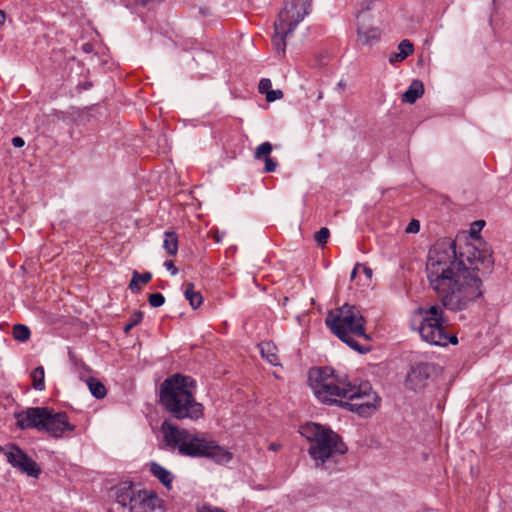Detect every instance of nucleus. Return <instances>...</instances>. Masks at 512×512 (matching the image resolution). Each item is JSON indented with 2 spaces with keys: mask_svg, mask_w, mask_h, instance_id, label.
Instances as JSON below:
<instances>
[{
  "mask_svg": "<svg viewBox=\"0 0 512 512\" xmlns=\"http://www.w3.org/2000/svg\"><path fill=\"white\" fill-rule=\"evenodd\" d=\"M484 226V220L471 224L469 233L474 242L465 243L459 253L456 242L450 239L437 241L429 250L427 279L442 305L451 311L466 309L482 295L478 272L493 264L491 251L485 245L481 247Z\"/></svg>",
  "mask_w": 512,
  "mask_h": 512,
  "instance_id": "nucleus-1",
  "label": "nucleus"
},
{
  "mask_svg": "<svg viewBox=\"0 0 512 512\" xmlns=\"http://www.w3.org/2000/svg\"><path fill=\"white\" fill-rule=\"evenodd\" d=\"M311 388L323 403H337L361 416H370L378 408L380 398L369 382L351 384L346 378L334 373L328 367L313 369L309 373Z\"/></svg>",
  "mask_w": 512,
  "mask_h": 512,
  "instance_id": "nucleus-2",
  "label": "nucleus"
},
{
  "mask_svg": "<svg viewBox=\"0 0 512 512\" xmlns=\"http://www.w3.org/2000/svg\"><path fill=\"white\" fill-rule=\"evenodd\" d=\"M161 432L167 448L177 450L182 456L208 457L220 464L227 463L232 458L228 450L204 433L179 428L169 421L162 423Z\"/></svg>",
  "mask_w": 512,
  "mask_h": 512,
  "instance_id": "nucleus-3",
  "label": "nucleus"
},
{
  "mask_svg": "<svg viewBox=\"0 0 512 512\" xmlns=\"http://www.w3.org/2000/svg\"><path fill=\"white\" fill-rule=\"evenodd\" d=\"M194 390L193 378L175 374L161 385V404L176 419H199L203 415V405L195 400Z\"/></svg>",
  "mask_w": 512,
  "mask_h": 512,
  "instance_id": "nucleus-4",
  "label": "nucleus"
},
{
  "mask_svg": "<svg viewBox=\"0 0 512 512\" xmlns=\"http://www.w3.org/2000/svg\"><path fill=\"white\" fill-rule=\"evenodd\" d=\"M325 323L339 339L354 350L360 353L370 351V346L361 345L357 341L358 338L366 342L370 340L365 329L366 321L357 307L345 304L331 310L326 317Z\"/></svg>",
  "mask_w": 512,
  "mask_h": 512,
  "instance_id": "nucleus-5",
  "label": "nucleus"
},
{
  "mask_svg": "<svg viewBox=\"0 0 512 512\" xmlns=\"http://www.w3.org/2000/svg\"><path fill=\"white\" fill-rule=\"evenodd\" d=\"M300 433L310 443L308 452L317 467L336 462V458L347 451L340 436L320 424L306 423L300 427Z\"/></svg>",
  "mask_w": 512,
  "mask_h": 512,
  "instance_id": "nucleus-6",
  "label": "nucleus"
},
{
  "mask_svg": "<svg viewBox=\"0 0 512 512\" xmlns=\"http://www.w3.org/2000/svg\"><path fill=\"white\" fill-rule=\"evenodd\" d=\"M16 418L17 426L21 429L36 428L41 431H46L50 436L55 438L63 437L75 430V425L69 422L66 413H55L48 408H29L17 414Z\"/></svg>",
  "mask_w": 512,
  "mask_h": 512,
  "instance_id": "nucleus-7",
  "label": "nucleus"
},
{
  "mask_svg": "<svg viewBox=\"0 0 512 512\" xmlns=\"http://www.w3.org/2000/svg\"><path fill=\"white\" fill-rule=\"evenodd\" d=\"M416 316L420 319L418 332L425 342L436 346L458 343L457 336L447 332L448 320L440 305L419 307L416 310Z\"/></svg>",
  "mask_w": 512,
  "mask_h": 512,
  "instance_id": "nucleus-8",
  "label": "nucleus"
},
{
  "mask_svg": "<svg viewBox=\"0 0 512 512\" xmlns=\"http://www.w3.org/2000/svg\"><path fill=\"white\" fill-rule=\"evenodd\" d=\"M312 0H286L274 23L272 44L279 55H284L286 38L309 14Z\"/></svg>",
  "mask_w": 512,
  "mask_h": 512,
  "instance_id": "nucleus-9",
  "label": "nucleus"
},
{
  "mask_svg": "<svg viewBox=\"0 0 512 512\" xmlns=\"http://www.w3.org/2000/svg\"><path fill=\"white\" fill-rule=\"evenodd\" d=\"M118 504L128 508L129 512H158L162 509V500L150 490L136 489L130 482H123L114 488Z\"/></svg>",
  "mask_w": 512,
  "mask_h": 512,
  "instance_id": "nucleus-10",
  "label": "nucleus"
},
{
  "mask_svg": "<svg viewBox=\"0 0 512 512\" xmlns=\"http://www.w3.org/2000/svg\"><path fill=\"white\" fill-rule=\"evenodd\" d=\"M1 451L6 456L8 463L22 473L36 478L41 473V469L38 464L17 445L9 444L6 447L1 448Z\"/></svg>",
  "mask_w": 512,
  "mask_h": 512,
  "instance_id": "nucleus-11",
  "label": "nucleus"
},
{
  "mask_svg": "<svg viewBox=\"0 0 512 512\" xmlns=\"http://www.w3.org/2000/svg\"><path fill=\"white\" fill-rule=\"evenodd\" d=\"M432 371L431 365L427 363H419L411 368L406 378V385L413 390L421 389L425 380L429 378Z\"/></svg>",
  "mask_w": 512,
  "mask_h": 512,
  "instance_id": "nucleus-12",
  "label": "nucleus"
},
{
  "mask_svg": "<svg viewBox=\"0 0 512 512\" xmlns=\"http://www.w3.org/2000/svg\"><path fill=\"white\" fill-rule=\"evenodd\" d=\"M424 93V86L421 81L414 80L408 89L402 94V101L404 103L413 104Z\"/></svg>",
  "mask_w": 512,
  "mask_h": 512,
  "instance_id": "nucleus-13",
  "label": "nucleus"
},
{
  "mask_svg": "<svg viewBox=\"0 0 512 512\" xmlns=\"http://www.w3.org/2000/svg\"><path fill=\"white\" fill-rule=\"evenodd\" d=\"M358 41L364 45H371L380 39V30L376 27H358Z\"/></svg>",
  "mask_w": 512,
  "mask_h": 512,
  "instance_id": "nucleus-14",
  "label": "nucleus"
},
{
  "mask_svg": "<svg viewBox=\"0 0 512 512\" xmlns=\"http://www.w3.org/2000/svg\"><path fill=\"white\" fill-rule=\"evenodd\" d=\"M184 294L189 304L193 309L198 308L203 303V297L199 291L195 290L193 283H186L184 285Z\"/></svg>",
  "mask_w": 512,
  "mask_h": 512,
  "instance_id": "nucleus-15",
  "label": "nucleus"
},
{
  "mask_svg": "<svg viewBox=\"0 0 512 512\" xmlns=\"http://www.w3.org/2000/svg\"><path fill=\"white\" fill-rule=\"evenodd\" d=\"M150 471L164 486L170 487L173 477L168 470L157 463H152Z\"/></svg>",
  "mask_w": 512,
  "mask_h": 512,
  "instance_id": "nucleus-16",
  "label": "nucleus"
},
{
  "mask_svg": "<svg viewBox=\"0 0 512 512\" xmlns=\"http://www.w3.org/2000/svg\"><path fill=\"white\" fill-rule=\"evenodd\" d=\"M151 279L152 274L150 272L140 274L137 271H134L132 279L129 284V288L132 292H139L142 288L141 285L148 284L151 281Z\"/></svg>",
  "mask_w": 512,
  "mask_h": 512,
  "instance_id": "nucleus-17",
  "label": "nucleus"
},
{
  "mask_svg": "<svg viewBox=\"0 0 512 512\" xmlns=\"http://www.w3.org/2000/svg\"><path fill=\"white\" fill-rule=\"evenodd\" d=\"M163 248L170 256H175L178 252V236L173 231L164 233Z\"/></svg>",
  "mask_w": 512,
  "mask_h": 512,
  "instance_id": "nucleus-18",
  "label": "nucleus"
},
{
  "mask_svg": "<svg viewBox=\"0 0 512 512\" xmlns=\"http://www.w3.org/2000/svg\"><path fill=\"white\" fill-rule=\"evenodd\" d=\"M261 354L266 360L272 364L277 365L279 363V357L276 353V347L269 342L262 343L260 345Z\"/></svg>",
  "mask_w": 512,
  "mask_h": 512,
  "instance_id": "nucleus-19",
  "label": "nucleus"
},
{
  "mask_svg": "<svg viewBox=\"0 0 512 512\" xmlns=\"http://www.w3.org/2000/svg\"><path fill=\"white\" fill-rule=\"evenodd\" d=\"M31 380H32V386L36 390H43L45 388V373L44 368L42 366H39L35 368L31 374H30Z\"/></svg>",
  "mask_w": 512,
  "mask_h": 512,
  "instance_id": "nucleus-20",
  "label": "nucleus"
},
{
  "mask_svg": "<svg viewBox=\"0 0 512 512\" xmlns=\"http://www.w3.org/2000/svg\"><path fill=\"white\" fill-rule=\"evenodd\" d=\"M87 385L93 396H95L98 399L105 397L106 388L102 382H100L96 378L91 377L87 380Z\"/></svg>",
  "mask_w": 512,
  "mask_h": 512,
  "instance_id": "nucleus-21",
  "label": "nucleus"
},
{
  "mask_svg": "<svg viewBox=\"0 0 512 512\" xmlns=\"http://www.w3.org/2000/svg\"><path fill=\"white\" fill-rule=\"evenodd\" d=\"M12 334L13 337L20 342L27 341L31 335L29 328L23 324L14 325Z\"/></svg>",
  "mask_w": 512,
  "mask_h": 512,
  "instance_id": "nucleus-22",
  "label": "nucleus"
},
{
  "mask_svg": "<svg viewBox=\"0 0 512 512\" xmlns=\"http://www.w3.org/2000/svg\"><path fill=\"white\" fill-rule=\"evenodd\" d=\"M273 147L270 142H263L255 149L254 157L257 159L271 160L269 155Z\"/></svg>",
  "mask_w": 512,
  "mask_h": 512,
  "instance_id": "nucleus-23",
  "label": "nucleus"
},
{
  "mask_svg": "<svg viewBox=\"0 0 512 512\" xmlns=\"http://www.w3.org/2000/svg\"><path fill=\"white\" fill-rule=\"evenodd\" d=\"M398 50L400 54L403 55L404 58L406 59L409 55H411L414 52V47L409 40L405 39L399 43Z\"/></svg>",
  "mask_w": 512,
  "mask_h": 512,
  "instance_id": "nucleus-24",
  "label": "nucleus"
},
{
  "mask_svg": "<svg viewBox=\"0 0 512 512\" xmlns=\"http://www.w3.org/2000/svg\"><path fill=\"white\" fill-rule=\"evenodd\" d=\"M330 236V231L328 228L323 227L318 232L315 233V241L318 243V245L323 246L327 243Z\"/></svg>",
  "mask_w": 512,
  "mask_h": 512,
  "instance_id": "nucleus-25",
  "label": "nucleus"
},
{
  "mask_svg": "<svg viewBox=\"0 0 512 512\" xmlns=\"http://www.w3.org/2000/svg\"><path fill=\"white\" fill-rule=\"evenodd\" d=\"M148 302L152 307H160L164 304L165 298L161 293H152L148 297Z\"/></svg>",
  "mask_w": 512,
  "mask_h": 512,
  "instance_id": "nucleus-26",
  "label": "nucleus"
},
{
  "mask_svg": "<svg viewBox=\"0 0 512 512\" xmlns=\"http://www.w3.org/2000/svg\"><path fill=\"white\" fill-rule=\"evenodd\" d=\"M258 89L261 94H265L267 96V93L272 89L271 80L268 78H262L259 82Z\"/></svg>",
  "mask_w": 512,
  "mask_h": 512,
  "instance_id": "nucleus-27",
  "label": "nucleus"
},
{
  "mask_svg": "<svg viewBox=\"0 0 512 512\" xmlns=\"http://www.w3.org/2000/svg\"><path fill=\"white\" fill-rule=\"evenodd\" d=\"M283 97V92L279 89L273 90L271 89L270 92L267 93L266 100L268 102H274L276 100H279Z\"/></svg>",
  "mask_w": 512,
  "mask_h": 512,
  "instance_id": "nucleus-28",
  "label": "nucleus"
},
{
  "mask_svg": "<svg viewBox=\"0 0 512 512\" xmlns=\"http://www.w3.org/2000/svg\"><path fill=\"white\" fill-rule=\"evenodd\" d=\"M143 319V313L141 311H135L131 314V316L129 317V320L128 322L132 325V326H136L138 325Z\"/></svg>",
  "mask_w": 512,
  "mask_h": 512,
  "instance_id": "nucleus-29",
  "label": "nucleus"
},
{
  "mask_svg": "<svg viewBox=\"0 0 512 512\" xmlns=\"http://www.w3.org/2000/svg\"><path fill=\"white\" fill-rule=\"evenodd\" d=\"M420 230V223L418 220L413 219L406 227L405 231L406 233H417Z\"/></svg>",
  "mask_w": 512,
  "mask_h": 512,
  "instance_id": "nucleus-30",
  "label": "nucleus"
},
{
  "mask_svg": "<svg viewBox=\"0 0 512 512\" xmlns=\"http://www.w3.org/2000/svg\"><path fill=\"white\" fill-rule=\"evenodd\" d=\"M404 60H405V58H404L403 55L400 54V52L393 53L389 57V63L392 64V65H394L396 63H399V62H402Z\"/></svg>",
  "mask_w": 512,
  "mask_h": 512,
  "instance_id": "nucleus-31",
  "label": "nucleus"
},
{
  "mask_svg": "<svg viewBox=\"0 0 512 512\" xmlns=\"http://www.w3.org/2000/svg\"><path fill=\"white\" fill-rule=\"evenodd\" d=\"M198 512H225V511L222 509L216 508V507L204 505L198 509Z\"/></svg>",
  "mask_w": 512,
  "mask_h": 512,
  "instance_id": "nucleus-32",
  "label": "nucleus"
},
{
  "mask_svg": "<svg viewBox=\"0 0 512 512\" xmlns=\"http://www.w3.org/2000/svg\"><path fill=\"white\" fill-rule=\"evenodd\" d=\"M375 0H361L360 6L362 10H370L374 5Z\"/></svg>",
  "mask_w": 512,
  "mask_h": 512,
  "instance_id": "nucleus-33",
  "label": "nucleus"
},
{
  "mask_svg": "<svg viewBox=\"0 0 512 512\" xmlns=\"http://www.w3.org/2000/svg\"><path fill=\"white\" fill-rule=\"evenodd\" d=\"M164 266H165L169 271H171L172 275H176V274H177L178 270H177V268L175 267V265H174V262H173V261H171V260H167V261H165Z\"/></svg>",
  "mask_w": 512,
  "mask_h": 512,
  "instance_id": "nucleus-34",
  "label": "nucleus"
},
{
  "mask_svg": "<svg viewBox=\"0 0 512 512\" xmlns=\"http://www.w3.org/2000/svg\"><path fill=\"white\" fill-rule=\"evenodd\" d=\"M12 144L16 148H21L24 146L25 142H24L23 138L17 136V137L12 138Z\"/></svg>",
  "mask_w": 512,
  "mask_h": 512,
  "instance_id": "nucleus-35",
  "label": "nucleus"
},
{
  "mask_svg": "<svg viewBox=\"0 0 512 512\" xmlns=\"http://www.w3.org/2000/svg\"><path fill=\"white\" fill-rule=\"evenodd\" d=\"M265 172H273L276 169L277 162H265Z\"/></svg>",
  "mask_w": 512,
  "mask_h": 512,
  "instance_id": "nucleus-36",
  "label": "nucleus"
},
{
  "mask_svg": "<svg viewBox=\"0 0 512 512\" xmlns=\"http://www.w3.org/2000/svg\"><path fill=\"white\" fill-rule=\"evenodd\" d=\"M361 267L360 264H357L354 269L352 270L351 272V280H354L356 278V275H357V271H358V268Z\"/></svg>",
  "mask_w": 512,
  "mask_h": 512,
  "instance_id": "nucleus-37",
  "label": "nucleus"
},
{
  "mask_svg": "<svg viewBox=\"0 0 512 512\" xmlns=\"http://www.w3.org/2000/svg\"><path fill=\"white\" fill-rule=\"evenodd\" d=\"M361 267L363 268V271L366 273V275H367L368 277H371V276H372V270H371L370 268H368V267H366V266H362V265H361Z\"/></svg>",
  "mask_w": 512,
  "mask_h": 512,
  "instance_id": "nucleus-38",
  "label": "nucleus"
},
{
  "mask_svg": "<svg viewBox=\"0 0 512 512\" xmlns=\"http://www.w3.org/2000/svg\"><path fill=\"white\" fill-rule=\"evenodd\" d=\"M134 328L129 322L124 326V332L127 334L131 331V329Z\"/></svg>",
  "mask_w": 512,
  "mask_h": 512,
  "instance_id": "nucleus-39",
  "label": "nucleus"
},
{
  "mask_svg": "<svg viewBox=\"0 0 512 512\" xmlns=\"http://www.w3.org/2000/svg\"><path fill=\"white\" fill-rule=\"evenodd\" d=\"M279 448H280V445L276 444V443H272L269 446V449L272 450V451H277V450H279Z\"/></svg>",
  "mask_w": 512,
  "mask_h": 512,
  "instance_id": "nucleus-40",
  "label": "nucleus"
},
{
  "mask_svg": "<svg viewBox=\"0 0 512 512\" xmlns=\"http://www.w3.org/2000/svg\"><path fill=\"white\" fill-rule=\"evenodd\" d=\"M5 21V13L0 10V25H2Z\"/></svg>",
  "mask_w": 512,
  "mask_h": 512,
  "instance_id": "nucleus-41",
  "label": "nucleus"
},
{
  "mask_svg": "<svg viewBox=\"0 0 512 512\" xmlns=\"http://www.w3.org/2000/svg\"><path fill=\"white\" fill-rule=\"evenodd\" d=\"M136 3L145 4L147 0H134Z\"/></svg>",
  "mask_w": 512,
  "mask_h": 512,
  "instance_id": "nucleus-42",
  "label": "nucleus"
}]
</instances>
